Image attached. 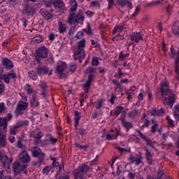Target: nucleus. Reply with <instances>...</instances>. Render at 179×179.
<instances>
[{
	"label": "nucleus",
	"mask_w": 179,
	"mask_h": 179,
	"mask_svg": "<svg viewBox=\"0 0 179 179\" xmlns=\"http://www.w3.org/2000/svg\"><path fill=\"white\" fill-rule=\"evenodd\" d=\"M89 171H93V168L86 164H82L73 171L74 179H85V174H87Z\"/></svg>",
	"instance_id": "7ed1b4c3"
},
{
	"label": "nucleus",
	"mask_w": 179,
	"mask_h": 179,
	"mask_svg": "<svg viewBox=\"0 0 179 179\" xmlns=\"http://www.w3.org/2000/svg\"><path fill=\"white\" fill-rule=\"evenodd\" d=\"M27 107H29V103L27 102L20 101L15 110L16 114H18V115H22V114H23V111H24Z\"/></svg>",
	"instance_id": "9d476101"
},
{
	"label": "nucleus",
	"mask_w": 179,
	"mask_h": 179,
	"mask_svg": "<svg viewBox=\"0 0 179 179\" xmlns=\"http://www.w3.org/2000/svg\"><path fill=\"white\" fill-rule=\"evenodd\" d=\"M75 20H77V22H79L80 24H83V20H85V17L82 15V11H79L78 13L75 17Z\"/></svg>",
	"instance_id": "2f4dec72"
},
{
	"label": "nucleus",
	"mask_w": 179,
	"mask_h": 179,
	"mask_svg": "<svg viewBox=\"0 0 179 179\" xmlns=\"http://www.w3.org/2000/svg\"><path fill=\"white\" fill-rule=\"evenodd\" d=\"M138 113H139L138 109H136V108L133 109L131 111H130L129 113V118H135V117H136V115H138Z\"/></svg>",
	"instance_id": "58836bf2"
},
{
	"label": "nucleus",
	"mask_w": 179,
	"mask_h": 179,
	"mask_svg": "<svg viewBox=\"0 0 179 179\" xmlns=\"http://www.w3.org/2000/svg\"><path fill=\"white\" fill-rule=\"evenodd\" d=\"M85 47H86V40L83 38L78 43V47L74 52V59H78L79 62H82V59H85L86 54L85 53Z\"/></svg>",
	"instance_id": "f03ea898"
},
{
	"label": "nucleus",
	"mask_w": 179,
	"mask_h": 179,
	"mask_svg": "<svg viewBox=\"0 0 179 179\" xmlns=\"http://www.w3.org/2000/svg\"><path fill=\"white\" fill-rule=\"evenodd\" d=\"M173 33L175 36L179 37V22L176 21L173 27Z\"/></svg>",
	"instance_id": "7c9ffc66"
},
{
	"label": "nucleus",
	"mask_w": 179,
	"mask_h": 179,
	"mask_svg": "<svg viewBox=\"0 0 179 179\" xmlns=\"http://www.w3.org/2000/svg\"><path fill=\"white\" fill-rule=\"evenodd\" d=\"M163 176H164V172L162 170L159 169L157 173V179L163 178Z\"/></svg>",
	"instance_id": "864d4df0"
},
{
	"label": "nucleus",
	"mask_w": 179,
	"mask_h": 179,
	"mask_svg": "<svg viewBox=\"0 0 179 179\" xmlns=\"http://www.w3.org/2000/svg\"><path fill=\"white\" fill-rule=\"evenodd\" d=\"M142 154H138L136 155V157H134V155H131L130 157H129L128 160L131 162V164H134L135 163L136 166H139L141 163H142Z\"/></svg>",
	"instance_id": "4468645a"
},
{
	"label": "nucleus",
	"mask_w": 179,
	"mask_h": 179,
	"mask_svg": "<svg viewBox=\"0 0 179 179\" xmlns=\"http://www.w3.org/2000/svg\"><path fill=\"white\" fill-rule=\"evenodd\" d=\"M150 125V121L148 119H145L144 121V124L142 125L141 128H145V127H149Z\"/></svg>",
	"instance_id": "338daca9"
},
{
	"label": "nucleus",
	"mask_w": 179,
	"mask_h": 179,
	"mask_svg": "<svg viewBox=\"0 0 179 179\" xmlns=\"http://www.w3.org/2000/svg\"><path fill=\"white\" fill-rule=\"evenodd\" d=\"M166 121H167L168 125H169V127H170V128H174V120H173L171 119V117H170V116L166 117Z\"/></svg>",
	"instance_id": "37998d69"
},
{
	"label": "nucleus",
	"mask_w": 179,
	"mask_h": 179,
	"mask_svg": "<svg viewBox=\"0 0 179 179\" xmlns=\"http://www.w3.org/2000/svg\"><path fill=\"white\" fill-rule=\"evenodd\" d=\"M144 150H145V159L148 164H150V166H152L153 164V155H152V152L149 151L148 148H144Z\"/></svg>",
	"instance_id": "412c9836"
},
{
	"label": "nucleus",
	"mask_w": 179,
	"mask_h": 179,
	"mask_svg": "<svg viewBox=\"0 0 179 179\" xmlns=\"http://www.w3.org/2000/svg\"><path fill=\"white\" fill-rule=\"evenodd\" d=\"M175 64H176L175 71L177 73L178 76H179V62H175Z\"/></svg>",
	"instance_id": "774afa93"
},
{
	"label": "nucleus",
	"mask_w": 179,
	"mask_h": 179,
	"mask_svg": "<svg viewBox=\"0 0 179 179\" xmlns=\"http://www.w3.org/2000/svg\"><path fill=\"white\" fill-rule=\"evenodd\" d=\"M52 170V166H46L43 167L42 172L43 174H47L48 175V173Z\"/></svg>",
	"instance_id": "ea45409f"
},
{
	"label": "nucleus",
	"mask_w": 179,
	"mask_h": 179,
	"mask_svg": "<svg viewBox=\"0 0 179 179\" xmlns=\"http://www.w3.org/2000/svg\"><path fill=\"white\" fill-rule=\"evenodd\" d=\"M111 83H113V85H115L114 89L115 92H122V90H124V89L122 88V85H121L120 81L117 80H111Z\"/></svg>",
	"instance_id": "393cba45"
},
{
	"label": "nucleus",
	"mask_w": 179,
	"mask_h": 179,
	"mask_svg": "<svg viewBox=\"0 0 179 179\" xmlns=\"http://www.w3.org/2000/svg\"><path fill=\"white\" fill-rule=\"evenodd\" d=\"M66 64L64 62H59L56 67L55 72L57 75H60V79H65L68 75V71H66Z\"/></svg>",
	"instance_id": "423d86ee"
},
{
	"label": "nucleus",
	"mask_w": 179,
	"mask_h": 179,
	"mask_svg": "<svg viewBox=\"0 0 179 179\" xmlns=\"http://www.w3.org/2000/svg\"><path fill=\"white\" fill-rule=\"evenodd\" d=\"M58 30L60 34H64V33H66V24L59 22H58Z\"/></svg>",
	"instance_id": "bb28decb"
},
{
	"label": "nucleus",
	"mask_w": 179,
	"mask_h": 179,
	"mask_svg": "<svg viewBox=\"0 0 179 179\" xmlns=\"http://www.w3.org/2000/svg\"><path fill=\"white\" fill-rule=\"evenodd\" d=\"M122 125L125 128L127 132H129V129L131 128H134V124L131 122H128L127 120L122 122Z\"/></svg>",
	"instance_id": "cd10ccee"
},
{
	"label": "nucleus",
	"mask_w": 179,
	"mask_h": 179,
	"mask_svg": "<svg viewBox=\"0 0 179 179\" xmlns=\"http://www.w3.org/2000/svg\"><path fill=\"white\" fill-rule=\"evenodd\" d=\"M87 29H83V31H85V33L89 34L90 36L92 35V28H90V24H88L87 26Z\"/></svg>",
	"instance_id": "603ef678"
},
{
	"label": "nucleus",
	"mask_w": 179,
	"mask_h": 179,
	"mask_svg": "<svg viewBox=\"0 0 179 179\" xmlns=\"http://www.w3.org/2000/svg\"><path fill=\"white\" fill-rule=\"evenodd\" d=\"M53 6L56 10H65V4L62 0H54Z\"/></svg>",
	"instance_id": "a211bd4d"
},
{
	"label": "nucleus",
	"mask_w": 179,
	"mask_h": 179,
	"mask_svg": "<svg viewBox=\"0 0 179 179\" xmlns=\"http://www.w3.org/2000/svg\"><path fill=\"white\" fill-rule=\"evenodd\" d=\"M15 78H16V73H15L13 71H11L8 73L4 74L1 76V79H3L5 83H9L10 79H15Z\"/></svg>",
	"instance_id": "2eb2a0df"
},
{
	"label": "nucleus",
	"mask_w": 179,
	"mask_h": 179,
	"mask_svg": "<svg viewBox=\"0 0 179 179\" xmlns=\"http://www.w3.org/2000/svg\"><path fill=\"white\" fill-rule=\"evenodd\" d=\"M25 90L27 92V93H29V94H31L33 93V89L30 86V85L27 84L24 87Z\"/></svg>",
	"instance_id": "4d7b16f0"
},
{
	"label": "nucleus",
	"mask_w": 179,
	"mask_h": 179,
	"mask_svg": "<svg viewBox=\"0 0 179 179\" xmlns=\"http://www.w3.org/2000/svg\"><path fill=\"white\" fill-rule=\"evenodd\" d=\"M136 132L138 133V135L141 136V139H143V141H145V145L147 146H150L152 149H155V143L152 142L150 138L146 136L145 135H143V134H142V132H141V131L139 130H136Z\"/></svg>",
	"instance_id": "ddd939ff"
},
{
	"label": "nucleus",
	"mask_w": 179,
	"mask_h": 179,
	"mask_svg": "<svg viewBox=\"0 0 179 179\" xmlns=\"http://www.w3.org/2000/svg\"><path fill=\"white\" fill-rule=\"evenodd\" d=\"M43 40H44V38H43L42 36H37L32 38V42L38 43H41Z\"/></svg>",
	"instance_id": "a19ab883"
},
{
	"label": "nucleus",
	"mask_w": 179,
	"mask_h": 179,
	"mask_svg": "<svg viewBox=\"0 0 179 179\" xmlns=\"http://www.w3.org/2000/svg\"><path fill=\"white\" fill-rule=\"evenodd\" d=\"M157 115H159V117H163V115H164V108H161L159 110H157Z\"/></svg>",
	"instance_id": "052dcab7"
},
{
	"label": "nucleus",
	"mask_w": 179,
	"mask_h": 179,
	"mask_svg": "<svg viewBox=\"0 0 179 179\" xmlns=\"http://www.w3.org/2000/svg\"><path fill=\"white\" fill-rule=\"evenodd\" d=\"M139 12H141V6H140L136 7L134 13H133V15L131 16V19H135V17L138 16V14L139 13Z\"/></svg>",
	"instance_id": "49530a36"
},
{
	"label": "nucleus",
	"mask_w": 179,
	"mask_h": 179,
	"mask_svg": "<svg viewBox=\"0 0 179 179\" xmlns=\"http://www.w3.org/2000/svg\"><path fill=\"white\" fill-rule=\"evenodd\" d=\"M36 55L38 58L44 59L48 57V50L45 46H41L38 50H36Z\"/></svg>",
	"instance_id": "9b49d317"
},
{
	"label": "nucleus",
	"mask_w": 179,
	"mask_h": 179,
	"mask_svg": "<svg viewBox=\"0 0 179 179\" xmlns=\"http://www.w3.org/2000/svg\"><path fill=\"white\" fill-rule=\"evenodd\" d=\"M92 65L99 66V59L96 57L93 58Z\"/></svg>",
	"instance_id": "69168bd1"
},
{
	"label": "nucleus",
	"mask_w": 179,
	"mask_h": 179,
	"mask_svg": "<svg viewBox=\"0 0 179 179\" xmlns=\"http://www.w3.org/2000/svg\"><path fill=\"white\" fill-rule=\"evenodd\" d=\"M130 40L135 41V43H139V40H143V37L141 32H136L130 35Z\"/></svg>",
	"instance_id": "4be33fe9"
},
{
	"label": "nucleus",
	"mask_w": 179,
	"mask_h": 179,
	"mask_svg": "<svg viewBox=\"0 0 179 179\" xmlns=\"http://www.w3.org/2000/svg\"><path fill=\"white\" fill-rule=\"evenodd\" d=\"M127 57H129V53H127V54L124 55V53L122 52H120L119 54V60L124 61V59H125V58H127Z\"/></svg>",
	"instance_id": "c03bdc74"
},
{
	"label": "nucleus",
	"mask_w": 179,
	"mask_h": 179,
	"mask_svg": "<svg viewBox=\"0 0 179 179\" xmlns=\"http://www.w3.org/2000/svg\"><path fill=\"white\" fill-rule=\"evenodd\" d=\"M46 138H47V141L48 142H50V143H52V145H55V143H57V138L52 137V135L50 134H48L46 136Z\"/></svg>",
	"instance_id": "e433bc0d"
},
{
	"label": "nucleus",
	"mask_w": 179,
	"mask_h": 179,
	"mask_svg": "<svg viewBox=\"0 0 179 179\" xmlns=\"http://www.w3.org/2000/svg\"><path fill=\"white\" fill-rule=\"evenodd\" d=\"M36 72L39 76H41V75H49V76H51L52 75V70H50V68L45 65L38 64L36 68Z\"/></svg>",
	"instance_id": "0eeeda50"
},
{
	"label": "nucleus",
	"mask_w": 179,
	"mask_h": 179,
	"mask_svg": "<svg viewBox=\"0 0 179 179\" xmlns=\"http://www.w3.org/2000/svg\"><path fill=\"white\" fill-rule=\"evenodd\" d=\"M80 120V113L78 112V110H75L74 112V120H75V129L78 131V127H79V120Z\"/></svg>",
	"instance_id": "b1692460"
},
{
	"label": "nucleus",
	"mask_w": 179,
	"mask_h": 179,
	"mask_svg": "<svg viewBox=\"0 0 179 179\" xmlns=\"http://www.w3.org/2000/svg\"><path fill=\"white\" fill-rule=\"evenodd\" d=\"M104 101H106V100L103 99H97V101L95 102V104H96L95 106L97 110H100L101 106L104 104Z\"/></svg>",
	"instance_id": "f704fd0d"
},
{
	"label": "nucleus",
	"mask_w": 179,
	"mask_h": 179,
	"mask_svg": "<svg viewBox=\"0 0 179 179\" xmlns=\"http://www.w3.org/2000/svg\"><path fill=\"white\" fill-rule=\"evenodd\" d=\"M8 143H6V134H3L0 138V146L1 148H6Z\"/></svg>",
	"instance_id": "473e14b6"
},
{
	"label": "nucleus",
	"mask_w": 179,
	"mask_h": 179,
	"mask_svg": "<svg viewBox=\"0 0 179 179\" xmlns=\"http://www.w3.org/2000/svg\"><path fill=\"white\" fill-rule=\"evenodd\" d=\"M34 7H33L30 1H28L23 8L22 14L27 15V16H34Z\"/></svg>",
	"instance_id": "6e6552de"
},
{
	"label": "nucleus",
	"mask_w": 179,
	"mask_h": 179,
	"mask_svg": "<svg viewBox=\"0 0 179 179\" xmlns=\"http://www.w3.org/2000/svg\"><path fill=\"white\" fill-rule=\"evenodd\" d=\"M19 157L21 163H29L30 162V155L26 151H22Z\"/></svg>",
	"instance_id": "aec40b11"
},
{
	"label": "nucleus",
	"mask_w": 179,
	"mask_h": 179,
	"mask_svg": "<svg viewBox=\"0 0 179 179\" xmlns=\"http://www.w3.org/2000/svg\"><path fill=\"white\" fill-rule=\"evenodd\" d=\"M122 110H124V108L122 106H117L113 115H117V117H118V115L121 114V111H122Z\"/></svg>",
	"instance_id": "a18cd8bd"
},
{
	"label": "nucleus",
	"mask_w": 179,
	"mask_h": 179,
	"mask_svg": "<svg viewBox=\"0 0 179 179\" xmlns=\"http://www.w3.org/2000/svg\"><path fill=\"white\" fill-rule=\"evenodd\" d=\"M113 41H120V40H124V36L120 35V34H118L117 35H116L115 37H113L112 38Z\"/></svg>",
	"instance_id": "de8ad7c7"
},
{
	"label": "nucleus",
	"mask_w": 179,
	"mask_h": 179,
	"mask_svg": "<svg viewBox=\"0 0 179 179\" xmlns=\"http://www.w3.org/2000/svg\"><path fill=\"white\" fill-rule=\"evenodd\" d=\"M17 127H16L15 125H14L10 129V134L11 135H16L17 134Z\"/></svg>",
	"instance_id": "8fccbe9b"
},
{
	"label": "nucleus",
	"mask_w": 179,
	"mask_h": 179,
	"mask_svg": "<svg viewBox=\"0 0 179 179\" xmlns=\"http://www.w3.org/2000/svg\"><path fill=\"white\" fill-rule=\"evenodd\" d=\"M0 127H3V132H6L8 129V118L6 117H0Z\"/></svg>",
	"instance_id": "5701e85b"
},
{
	"label": "nucleus",
	"mask_w": 179,
	"mask_h": 179,
	"mask_svg": "<svg viewBox=\"0 0 179 179\" xmlns=\"http://www.w3.org/2000/svg\"><path fill=\"white\" fill-rule=\"evenodd\" d=\"M29 76L32 80H37L38 79V76H37V73H36V71H31L29 72Z\"/></svg>",
	"instance_id": "4c0bfd02"
},
{
	"label": "nucleus",
	"mask_w": 179,
	"mask_h": 179,
	"mask_svg": "<svg viewBox=\"0 0 179 179\" xmlns=\"http://www.w3.org/2000/svg\"><path fill=\"white\" fill-rule=\"evenodd\" d=\"M27 169V166L21 164L19 162H13V170L15 174H19L22 171H24Z\"/></svg>",
	"instance_id": "1a4fd4ad"
},
{
	"label": "nucleus",
	"mask_w": 179,
	"mask_h": 179,
	"mask_svg": "<svg viewBox=\"0 0 179 179\" xmlns=\"http://www.w3.org/2000/svg\"><path fill=\"white\" fill-rule=\"evenodd\" d=\"M116 3L118 6H121V8H125V6H127L129 9H132V3H131V0H116Z\"/></svg>",
	"instance_id": "6ab92c4d"
},
{
	"label": "nucleus",
	"mask_w": 179,
	"mask_h": 179,
	"mask_svg": "<svg viewBox=\"0 0 179 179\" xmlns=\"http://www.w3.org/2000/svg\"><path fill=\"white\" fill-rule=\"evenodd\" d=\"M40 13L41 15L46 20H51L52 18V15L50 12L44 10V9H41L40 10Z\"/></svg>",
	"instance_id": "a878e982"
},
{
	"label": "nucleus",
	"mask_w": 179,
	"mask_h": 179,
	"mask_svg": "<svg viewBox=\"0 0 179 179\" xmlns=\"http://www.w3.org/2000/svg\"><path fill=\"white\" fill-rule=\"evenodd\" d=\"M31 136L32 138H34V144L35 145H40L42 141L41 140V138H43V133L38 131V132H32L31 134Z\"/></svg>",
	"instance_id": "f3484780"
},
{
	"label": "nucleus",
	"mask_w": 179,
	"mask_h": 179,
	"mask_svg": "<svg viewBox=\"0 0 179 179\" xmlns=\"http://www.w3.org/2000/svg\"><path fill=\"white\" fill-rule=\"evenodd\" d=\"M77 131H78V134L81 135V136H83V135H86V129L83 127L78 129Z\"/></svg>",
	"instance_id": "13d9d810"
},
{
	"label": "nucleus",
	"mask_w": 179,
	"mask_h": 179,
	"mask_svg": "<svg viewBox=\"0 0 179 179\" xmlns=\"http://www.w3.org/2000/svg\"><path fill=\"white\" fill-rule=\"evenodd\" d=\"M117 99V96L114 93H111L110 98L109 99V101L111 104H114L115 99Z\"/></svg>",
	"instance_id": "3c124183"
},
{
	"label": "nucleus",
	"mask_w": 179,
	"mask_h": 179,
	"mask_svg": "<svg viewBox=\"0 0 179 179\" xmlns=\"http://www.w3.org/2000/svg\"><path fill=\"white\" fill-rule=\"evenodd\" d=\"M27 125H29V121L27 120H20L15 124L18 129L19 128H22V127H27Z\"/></svg>",
	"instance_id": "c756f323"
},
{
	"label": "nucleus",
	"mask_w": 179,
	"mask_h": 179,
	"mask_svg": "<svg viewBox=\"0 0 179 179\" xmlns=\"http://www.w3.org/2000/svg\"><path fill=\"white\" fill-rule=\"evenodd\" d=\"M96 73V69L93 67H88L85 70V73L89 75L88 79L83 86L84 92L85 93H89V89L90 88V86H92V82H94V78H96V76L94 75Z\"/></svg>",
	"instance_id": "20e7f679"
},
{
	"label": "nucleus",
	"mask_w": 179,
	"mask_h": 179,
	"mask_svg": "<svg viewBox=\"0 0 179 179\" xmlns=\"http://www.w3.org/2000/svg\"><path fill=\"white\" fill-rule=\"evenodd\" d=\"M123 30L122 27L117 25L113 30V34H116L117 33H122Z\"/></svg>",
	"instance_id": "79ce46f5"
},
{
	"label": "nucleus",
	"mask_w": 179,
	"mask_h": 179,
	"mask_svg": "<svg viewBox=\"0 0 179 179\" xmlns=\"http://www.w3.org/2000/svg\"><path fill=\"white\" fill-rule=\"evenodd\" d=\"M98 71H99V73H100L101 75H104V73H106V72H107V69L99 66L98 67Z\"/></svg>",
	"instance_id": "e2e57ef3"
},
{
	"label": "nucleus",
	"mask_w": 179,
	"mask_h": 179,
	"mask_svg": "<svg viewBox=\"0 0 179 179\" xmlns=\"http://www.w3.org/2000/svg\"><path fill=\"white\" fill-rule=\"evenodd\" d=\"M108 6V9H112L113 6H114V0H107Z\"/></svg>",
	"instance_id": "0e129e2a"
},
{
	"label": "nucleus",
	"mask_w": 179,
	"mask_h": 179,
	"mask_svg": "<svg viewBox=\"0 0 179 179\" xmlns=\"http://www.w3.org/2000/svg\"><path fill=\"white\" fill-rule=\"evenodd\" d=\"M75 31H76V28L75 27H71L68 32L69 36H73Z\"/></svg>",
	"instance_id": "5fc2aeb1"
},
{
	"label": "nucleus",
	"mask_w": 179,
	"mask_h": 179,
	"mask_svg": "<svg viewBox=\"0 0 179 179\" xmlns=\"http://www.w3.org/2000/svg\"><path fill=\"white\" fill-rule=\"evenodd\" d=\"M157 94L158 96L159 94L161 97L165 99L164 101L165 106H169L171 108H173V106H174V103H176V100L177 99V96H176V94H174V92L170 90L167 82H164L162 84Z\"/></svg>",
	"instance_id": "f257e3e1"
},
{
	"label": "nucleus",
	"mask_w": 179,
	"mask_h": 179,
	"mask_svg": "<svg viewBox=\"0 0 179 179\" xmlns=\"http://www.w3.org/2000/svg\"><path fill=\"white\" fill-rule=\"evenodd\" d=\"M83 36H85V34L83 31H78L76 35V38L80 40L81 38H83Z\"/></svg>",
	"instance_id": "680f3d73"
},
{
	"label": "nucleus",
	"mask_w": 179,
	"mask_h": 179,
	"mask_svg": "<svg viewBox=\"0 0 179 179\" xmlns=\"http://www.w3.org/2000/svg\"><path fill=\"white\" fill-rule=\"evenodd\" d=\"M173 117L176 121H179V105L173 108Z\"/></svg>",
	"instance_id": "72a5a7b5"
},
{
	"label": "nucleus",
	"mask_w": 179,
	"mask_h": 179,
	"mask_svg": "<svg viewBox=\"0 0 179 179\" xmlns=\"http://www.w3.org/2000/svg\"><path fill=\"white\" fill-rule=\"evenodd\" d=\"M33 157H38V160L33 162L34 166H41L44 163L45 159V154L41 152L39 148L34 147L31 150Z\"/></svg>",
	"instance_id": "39448f33"
},
{
	"label": "nucleus",
	"mask_w": 179,
	"mask_h": 179,
	"mask_svg": "<svg viewBox=\"0 0 179 179\" xmlns=\"http://www.w3.org/2000/svg\"><path fill=\"white\" fill-rule=\"evenodd\" d=\"M120 130L117 129L115 131V135H110V134H106L107 141H113V139H117L120 135Z\"/></svg>",
	"instance_id": "c85d7f7f"
},
{
	"label": "nucleus",
	"mask_w": 179,
	"mask_h": 179,
	"mask_svg": "<svg viewBox=\"0 0 179 179\" xmlns=\"http://www.w3.org/2000/svg\"><path fill=\"white\" fill-rule=\"evenodd\" d=\"M30 103L32 107H38V104H40V103H38V100L36 98V96H32Z\"/></svg>",
	"instance_id": "c9c22d12"
},
{
	"label": "nucleus",
	"mask_w": 179,
	"mask_h": 179,
	"mask_svg": "<svg viewBox=\"0 0 179 179\" xmlns=\"http://www.w3.org/2000/svg\"><path fill=\"white\" fill-rule=\"evenodd\" d=\"M0 160L4 167H6L7 169H9L10 164H12V162H13L12 158L8 157V156L3 153L0 154Z\"/></svg>",
	"instance_id": "f8f14e48"
},
{
	"label": "nucleus",
	"mask_w": 179,
	"mask_h": 179,
	"mask_svg": "<svg viewBox=\"0 0 179 179\" xmlns=\"http://www.w3.org/2000/svg\"><path fill=\"white\" fill-rule=\"evenodd\" d=\"M51 160H52V167H59V163L57 162V158H51Z\"/></svg>",
	"instance_id": "bf43d9fd"
},
{
	"label": "nucleus",
	"mask_w": 179,
	"mask_h": 179,
	"mask_svg": "<svg viewBox=\"0 0 179 179\" xmlns=\"http://www.w3.org/2000/svg\"><path fill=\"white\" fill-rule=\"evenodd\" d=\"M157 128H159V124L155 123L151 127V132L152 134H155L156 131H157Z\"/></svg>",
	"instance_id": "6e6d98bb"
},
{
	"label": "nucleus",
	"mask_w": 179,
	"mask_h": 179,
	"mask_svg": "<svg viewBox=\"0 0 179 179\" xmlns=\"http://www.w3.org/2000/svg\"><path fill=\"white\" fill-rule=\"evenodd\" d=\"M1 62L3 67L5 68V69H7V71H10L11 69H13V63L8 58L4 57L1 60Z\"/></svg>",
	"instance_id": "dca6fc26"
},
{
	"label": "nucleus",
	"mask_w": 179,
	"mask_h": 179,
	"mask_svg": "<svg viewBox=\"0 0 179 179\" xmlns=\"http://www.w3.org/2000/svg\"><path fill=\"white\" fill-rule=\"evenodd\" d=\"M75 13H71L69 17V24H72V23H73V20H75Z\"/></svg>",
	"instance_id": "09e8293b"
}]
</instances>
